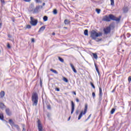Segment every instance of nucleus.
I'll use <instances>...</instances> for the list:
<instances>
[{"label": "nucleus", "instance_id": "f257e3e1", "mask_svg": "<svg viewBox=\"0 0 131 131\" xmlns=\"http://www.w3.org/2000/svg\"><path fill=\"white\" fill-rule=\"evenodd\" d=\"M32 101L33 102V106H37L38 103V95L35 93L32 94Z\"/></svg>", "mask_w": 131, "mask_h": 131}, {"label": "nucleus", "instance_id": "f03ea898", "mask_svg": "<svg viewBox=\"0 0 131 131\" xmlns=\"http://www.w3.org/2000/svg\"><path fill=\"white\" fill-rule=\"evenodd\" d=\"M102 35H103L102 32L98 33L95 30H92L91 32V37H92V39H96V38L102 36Z\"/></svg>", "mask_w": 131, "mask_h": 131}, {"label": "nucleus", "instance_id": "7ed1b4c3", "mask_svg": "<svg viewBox=\"0 0 131 131\" xmlns=\"http://www.w3.org/2000/svg\"><path fill=\"white\" fill-rule=\"evenodd\" d=\"M87 111H88V104H85L84 111L81 112L78 118V120H80V119H81V117H82V115H85Z\"/></svg>", "mask_w": 131, "mask_h": 131}, {"label": "nucleus", "instance_id": "20e7f679", "mask_svg": "<svg viewBox=\"0 0 131 131\" xmlns=\"http://www.w3.org/2000/svg\"><path fill=\"white\" fill-rule=\"evenodd\" d=\"M110 20H113V21H116L117 22H119L120 21V19H121V17H116V16L113 15V14H110Z\"/></svg>", "mask_w": 131, "mask_h": 131}, {"label": "nucleus", "instance_id": "39448f33", "mask_svg": "<svg viewBox=\"0 0 131 131\" xmlns=\"http://www.w3.org/2000/svg\"><path fill=\"white\" fill-rule=\"evenodd\" d=\"M30 20H31V21H30V23L31 25H32V26H36V25H37V23L38 22L37 19H35L32 16H31Z\"/></svg>", "mask_w": 131, "mask_h": 131}, {"label": "nucleus", "instance_id": "423d86ee", "mask_svg": "<svg viewBox=\"0 0 131 131\" xmlns=\"http://www.w3.org/2000/svg\"><path fill=\"white\" fill-rule=\"evenodd\" d=\"M103 31L104 34H108V33H110V32L111 31V28H110V27H107L103 29Z\"/></svg>", "mask_w": 131, "mask_h": 131}, {"label": "nucleus", "instance_id": "0eeeda50", "mask_svg": "<svg viewBox=\"0 0 131 131\" xmlns=\"http://www.w3.org/2000/svg\"><path fill=\"white\" fill-rule=\"evenodd\" d=\"M38 124V129L39 131H42V125H41V122L40 120L38 119L37 121Z\"/></svg>", "mask_w": 131, "mask_h": 131}, {"label": "nucleus", "instance_id": "6e6552de", "mask_svg": "<svg viewBox=\"0 0 131 131\" xmlns=\"http://www.w3.org/2000/svg\"><path fill=\"white\" fill-rule=\"evenodd\" d=\"M5 112L8 116H12V111H11V110H10V108H6Z\"/></svg>", "mask_w": 131, "mask_h": 131}, {"label": "nucleus", "instance_id": "1a4fd4ad", "mask_svg": "<svg viewBox=\"0 0 131 131\" xmlns=\"http://www.w3.org/2000/svg\"><path fill=\"white\" fill-rule=\"evenodd\" d=\"M99 100L100 101H102V97H103V92H102V88H99Z\"/></svg>", "mask_w": 131, "mask_h": 131}, {"label": "nucleus", "instance_id": "9d476101", "mask_svg": "<svg viewBox=\"0 0 131 131\" xmlns=\"http://www.w3.org/2000/svg\"><path fill=\"white\" fill-rule=\"evenodd\" d=\"M71 114H73V112H74V109L75 107V104H74V102L73 101H71Z\"/></svg>", "mask_w": 131, "mask_h": 131}, {"label": "nucleus", "instance_id": "9b49d317", "mask_svg": "<svg viewBox=\"0 0 131 131\" xmlns=\"http://www.w3.org/2000/svg\"><path fill=\"white\" fill-rule=\"evenodd\" d=\"M102 21H105L106 22H110V16H108L107 15L104 16L102 18Z\"/></svg>", "mask_w": 131, "mask_h": 131}, {"label": "nucleus", "instance_id": "f8f14e48", "mask_svg": "<svg viewBox=\"0 0 131 131\" xmlns=\"http://www.w3.org/2000/svg\"><path fill=\"white\" fill-rule=\"evenodd\" d=\"M42 8V6H36V7L34 9V13H38V10H39V9H41Z\"/></svg>", "mask_w": 131, "mask_h": 131}, {"label": "nucleus", "instance_id": "ddd939ff", "mask_svg": "<svg viewBox=\"0 0 131 131\" xmlns=\"http://www.w3.org/2000/svg\"><path fill=\"white\" fill-rule=\"evenodd\" d=\"M5 95H6V93H5V91H2L0 92V99H3L4 97H5Z\"/></svg>", "mask_w": 131, "mask_h": 131}, {"label": "nucleus", "instance_id": "4468645a", "mask_svg": "<svg viewBox=\"0 0 131 131\" xmlns=\"http://www.w3.org/2000/svg\"><path fill=\"white\" fill-rule=\"evenodd\" d=\"M70 66L74 73H77V71H76V69H75V68H74V66H73L72 63H70Z\"/></svg>", "mask_w": 131, "mask_h": 131}, {"label": "nucleus", "instance_id": "2eb2a0df", "mask_svg": "<svg viewBox=\"0 0 131 131\" xmlns=\"http://www.w3.org/2000/svg\"><path fill=\"white\" fill-rule=\"evenodd\" d=\"M94 65L95 66L96 70L99 76H100V71H99V68H98V66H97V63H95Z\"/></svg>", "mask_w": 131, "mask_h": 131}, {"label": "nucleus", "instance_id": "dca6fc26", "mask_svg": "<svg viewBox=\"0 0 131 131\" xmlns=\"http://www.w3.org/2000/svg\"><path fill=\"white\" fill-rule=\"evenodd\" d=\"M45 29H46V26H42L38 31V32H41L42 31H43V30H45Z\"/></svg>", "mask_w": 131, "mask_h": 131}, {"label": "nucleus", "instance_id": "f3484780", "mask_svg": "<svg viewBox=\"0 0 131 131\" xmlns=\"http://www.w3.org/2000/svg\"><path fill=\"white\" fill-rule=\"evenodd\" d=\"M64 23L66 25H68V24H70V20L68 19H65L64 21Z\"/></svg>", "mask_w": 131, "mask_h": 131}, {"label": "nucleus", "instance_id": "a211bd4d", "mask_svg": "<svg viewBox=\"0 0 131 131\" xmlns=\"http://www.w3.org/2000/svg\"><path fill=\"white\" fill-rule=\"evenodd\" d=\"M9 123L11 124V125H14V124H15V123H14V121H13V120L12 119L9 120Z\"/></svg>", "mask_w": 131, "mask_h": 131}, {"label": "nucleus", "instance_id": "6ab92c4d", "mask_svg": "<svg viewBox=\"0 0 131 131\" xmlns=\"http://www.w3.org/2000/svg\"><path fill=\"white\" fill-rule=\"evenodd\" d=\"M13 126L14 127H15L16 129H17V130H20V127L17 124H14Z\"/></svg>", "mask_w": 131, "mask_h": 131}, {"label": "nucleus", "instance_id": "aec40b11", "mask_svg": "<svg viewBox=\"0 0 131 131\" xmlns=\"http://www.w3.org/2000/svg\"><path fill=\"white\" fill-rule=\"evenodd\" d=\"M50 71H51L52 72H53V73H55V74H58V72L56 71V70L51 69Z\"/></svg>", "mask_w": 131, "mask_h": 131}, {"label": "nucleus", "instance_id": "412c9836", "mask_svg": "<svg viewBox=\"0 0 131 131\" xmlns=\"http://www.w3.org/2000/svg\"><path fill=\"white\" fill-rule=\"evenodd\" d=\"M84 34L85 36L89 35V30H88V29H86V30H84Z\"/></svg>", "mask_w": 131, "mask_h": 131}, {"label": "nucleus", "instance_id": "4be33fe9", "mask_svg": "<svg viewBox=\"0 0 131 131\" xmlns=\"http://www.w3.org/2000/svg\"><path fill=\"white\" fill-rule=\"evenodd\" d=\"M124 13H127L128 9L127 7H124L123 9Z\"/></svg>", "mask_w": 131, "mask_h": 131}, {"label": "nucleus", "instance_id": "5701e85b", "mask_svg": "<svg viewBox=\"0 0 131 131\" xmlns=\"http://www.w3.org/2000/svg\"><path fill=\"white\" fill-rule=\"evenodd\" d=\"M58 60H59L60 61V62H61L62 63H64V59L63 58H62V57L59 56Z\"/></svg>", "mask_w": 131, "mask_h": 131}, {"label": "nucleus", "instance_id": "b1692460", "mask_svg": "<svg viewBox=\"0 0 131 131\" xmlns=\"http://www.w3.org/2000/svg\"><path fill=\"white\" fill-rule=\"evenodd\" d=\"M4 114H0V119H1V120H4Z\"/></svg>", "mask_w": 131, "mask_h": 131}, {"label": "nucleus", "instance_id": "393cba45", "mask_svg": "<svg viewBox=\"0 0 131 131\" xmlns=\"http://www.w3.org/2000/svg\"><path fill=\"white\" fill-rule=\"evenodd\" d=\"M43 21H45V22H46V21H48V16H44L43 17Z\"/></svg>", "mask_w": 131, "mask_h": 131}, {"label": "nucleus", "instance_id": "a878e982", "mask_svg": "<svg viewBox=\"0 0 131 131\" xmlns=\"http://www.w3.org/2000/svg\"><path fill=\"white\" fill-rule=\"evenodd\" d=\"M93 55L94 59H98V55L96 53H93Z\"/></svg>", "mask_w": 131, "mask_h": 131}, {"label": "nucleus", "instance_id": "bb28decb", "mask_svg": "<svg viewBox=\"0 0 131 131\" xmlns=\"http://www.w3.org/2000/svg\"><path fill=\"white\" fill-rule=\"evenodd\" d=\"M111 1V5L113 7H114L115 4H114V0H110Z\"/></svg>", "mask_w": 131, "mask_h": 131}, {"label": "nucleus", "instance_id": "cd10ccee", "mask_svg": "<svg viewBox=\"0 0 131 131\" xmlns=\"http://www.w3.org/2000/svg\"><path fill=\"white\" fill-rule=\"evenodd\" d=\"M94 40H96V41H101L102 40V38H96V39H93Z\"/></svg>", "mask_w": 131, "mask_h": 131}, {"label": "nucleus", "instance_id": "c85d7f7f", "mask_svg": "<svg viewBox=\"0 0 131 131\" xmlns=\"http://www.w3.org/2000/svg\"><path fill=\"white\" fill-rule=\"evenodd\" d=\"M63 81H65V82H68V79L66 78L65 77H63Z\"/></svg>", "mask_w": 131, "mask_h": 131}, {"label": "nucleus", "instance_id": "c756f323", "mask_svg": "<svg viewBox=\"0 0 131 131\" xmlns=\"http://www.w3.org/2000/svg\"><path fill=\"white\" fill-rule=\"evenodd\" d=\"M115 112V108H113L111 111V114H113Z\"/></svg>", "mask_w": 131, "mask_h": 131}, {"label": "nucleus", "instance_id": "7c9ffc66", "mask_svg": "<svg viewBox=\"0 0 131 131\" xmlns=\"http://www.w3.org/2000/svg\"><path fill=\"white\" fill-rule=\"evenodd\" d=\"M91 116H92V114H90L88 118L85 120V122H86V121H88L89 119H90L91 118Z\"/></svg>", "mask_w": 131, "mask_h": 131}, {"label": "nucleus", "instance_id": "2f4dec72", "mask_svg": "<svg viewBox=\"0 0 131 131\" xmlns=\"http://www.w3.org/2000/svg\"><path fill=\"white\" fill-rule=\"evenodd\" d=\"M57 13H58V11H57V10L56 9H54L53 10V14L54 15H56V14H57Z\"/></svg>", "mask_w": 131, "mask_h": 131}, {"label": "nucleus", "instance_id": "473e14b6", "mask_svg": "<svg viewBox=\"0 0 131 131\" xmlns=\"http://www.w3.org/2000/svg\"><path fill=\"white\" fill-rule=\"evenodd\" d=\"M90 84L91 86H92V88H93L94 89H96V87L95 86V85H94V83H93V82H91Z\"/></svg>", "mask_w": 131, "mask_h": 131}, {"label": "nucleus", "instance_id": "72a5a7b5", "mask_svg": "<svg viewBox=\"0 0 131 131\" xmlns=\"http://www.w3.org/2000/svg\"><path fill=\"white\" fill-rule=\"evenodd\" d=\"M26 28H27V29H31V26H30V25H28L26 26Z\"/></svg>", "mask_w": 131, "mask_h": 131}, {"label": "nucleus", "instance_id": "f704fd0d", "mask_svg": "<svg viewBox=\"0 0 131 131\" xmlns=\"http://www.w3.org/2000/svg\"><path fill=\"white\" fill-rule=\"evenodd\" d=\"M96 12L97 14H100V12H101V10L99 9H96Z\"/></svg>", "mask_w": 131, "mask_h": 131}, {"label": "nucleus", "instance_id": "c9c22d12", "mask_svg": "<svg viewBox=\"0 0 131 131\" xmlns=\"http://www.w3.org/2000/svg\"><path fill=\"white\" fill-rule=\"evenodd\" d=\"M23 131H26V129H25V125H23Z\"/></svg>", "mask_w": 131, "mask_h": 131}, {"label": "nucleus", "instance_id": "e433bc0d", "mask_svg": "<svg viewBox=\"0 0 131 131\" xmlns=\"http://www.w3.org/2000/svg\"><path fill=\"white\" fill-rule=\"evenodd\" d=\"M7 48L8 49H11V46L10 45V43H7Z\"/></svg>", "mask_w": 131, "mask_h": 131}, {"label": "nucleus", "instance_id": "4c0bfd02", "mask_svg": "<svg viewBox=\"0 0 131 131\" xmlns=\"http://www.w3.org/2000/svg\"><path fill=\"white\" fill-rule=\"evenodd\" d=\"M92 96L93 98H95V97H96V93H95V92L92 93Z\"/></svg>", "mask_w": 131, "mask_h": 131}, {"label": "nucleus", "instance_id": "58836bf2", "mask_svg": "<svg viewBox=\"0 0 131 131\" xmlns=\"http://www.w3.org/2000/svg\"><path fill=\"white\" fill-rule=\"evenodd\" d=\"M47 109H48V110H51V105H47Z\"/></svg>", "mask_w": 131, "mask_h": 131}, {"label": "nucleus", "instance_id": "ea45409f", "mask_svg": "<svg viewBox=\"0 0 131 131\" xmlns=\"http://www.w3.org/2000/svg\"><path fill=\"white\" fill-rule=\"evenodd\" d=\"M128 80L129 82H130V81H131V76L128 77Z\"/></svg>", "mask_w": 131, "mask_h": 131}, {"label": "nucleus", "instance_id": "a19ab883", "mask_svg": "<svg viewBox=\"0 0 131 131\" xmlns=\"http://www.w3.org/2000/svg\"><path fill=\"white\" fill-rule=\"evenodd\" d=\"M55 91H56V92H60V89H59L58 88H56Z\"/></svg>", "mask_w": 131, "mask_h": 131}, {"label": "nucleus", "instance_id": "79ce46f5", "mask_svg": "<svg viewBox=\"0 0 131 131\" xmlns=\"http://www.w3.org/2000/svg\"><path fill=\"white\" fill-rule=\"evenodd\" d=\"M126 36H127V37H130V34H129V33H127V34H126Z\"/></svg>", "mask_w": 131, "mask_h": 131}, {"label": "nucleus", "instance_id": "37998d69", "mask_svg": "<svg viewBox=\"0 0 131 131\" xmlns=\"http://www.w3.org/2000/svg\"><path fill=\"white\" fill-rule=\"evenodd\" d=\"M36 3H41V1L40 0H35Z\"/></svg>", "mask_w": 131, "mask_h": 131}, {"label": "nucleus", "instance_id": "c03bdc74", "mask_svg": "<svg viewBox=\"0 0 131 131\" xmlns=\"http://www.w3.org/2000/svg\"><path fill=\"white\" fill-rule=\"evenodd\" d=\"M79 112V111H78V110L76 111V115H78Z\"/></svg>", "mask_w": 131, "mask_h": 131}, {"label": "nucleus", "instance_id": "a18cd8bd", "mask_svg": "<svg viewBox=\"0 0 131 131\" xmlns=\"http://www.w3.org/2000/svg\"><path fill=\"white\" fill-rule=\"evenodd\" d=\"M24 2H26V3H29V2H31V0H24Z\"/></svg>", "mask_w": 131, "mask_h": 131}, {"label": "nucleus", "instance_id": "49530a36", "mask_svg": "<svg viewBox=\"0 0 131 131\" xmlns=\"http://www.w3.org/2000/svg\"><path fill=\"white\" fill-rule=\"evenodd\" d=\"M35 40H34V39L33 38H32L31 39V42H34Z\"/></svg>", "mask_w": 131, "mask_h": 131}, {"label": "nucleus", "instance_id": "de8ad7c7", "mask_svg": "<svg viewBox=\"0 0 131 131\" xmlns=\"http://www.w3.org/2000/svg\"><path fill=\"white\" fill-rule=\"evenodd\" d=\"M1 2L2 4H5V0H1Z\"/></svg>", "mask_w": 131, "mask_h": 131}, {"label": "nucleus", "instance_id": "09e8293b", "mask_svg": "<svg viewBox=\"0 0 131 131\" xmlns=\"http://www.w3.org/2000/svg\"><path fill=\"white\" fill-rule=\"evenodd\" d=\"M8 37L9 38H11V37H12V35H10V34H8Z\"/></svg>", "mask_w": 131, "mask_h": 131}, {"label": "nucleus", "instance_id": "8fccbe9b", "mask_svg": "<svg viewBox=\"0 0 131 131\" xmlns=\"http://www.w3.org/2000/svg\"><path fill=\"white\" fill-rule=\"evenodd\" d=\"M76 101L77 103H78V102H79V99H78V98H76Z\"/></svg>", "mask_w": 131, "mask_h": 131}, {"label": "nucleus", "instance_id": "3c124183", "mask_svg": "<svg viewBox=\"0 0 131 131\" xmlns=\"http://www.w3.org/2000/svg\"><path fill=\"white\" fill-rule=\"evenodd\" d=\"M73 94L75 95V96H76V92H75V91L73 92Z\"/></svg>", "mask_w": 131, "mask_h": 131}, {"label": "nucleus", "instance_id": "603ef678", "mask_svg": "<svg viewBox=\"0 0 131 131\" xmlns=\"http://www.w3.org/2000/svg\"><path fill=\"white\" fill-rule=\"evenodd\" d=\"M3 26V23H0V28H2V26Z\"/></svg>", "mask_w": 131, "mask_h": 131}, {"label": "nucleus", "instance_id": "864d4df0", "mask_svg": "<svg viewBox=\"0 0 131 131\" xmlns=\"http://www.w3.org/2000/svg\"><path fill=\"white\" fill-rule=\"evenodd\" d=\"M115 92V88L112 91V93H114Z\"/></svg>", "mask_w": 131, "mask_h": 131}, {"label": "nucleus", "instance_id": "5fc2aeb1", "mask_svg": "<svg viewBox=\"0 0 131 131\" xmlns=\"http://www.w3.org/2000/svg\"><path fill=\"white\" fill-rule=\"evenodd\" d=\"M70 118H71V117H69L68 119V121H69V120H70Z\"/></svg>", "mask_w": 131, "mask_h": 131}, {"label": "nucleus", "instance_id": "6e6d98bb", "mask_svg": "<svg viewBox=\"0 0 131 131\" xmlns=\"http://www.w3.org/2000/svg\"><path fill=\"white\" fill-rule=\"evenodd\" d=\"M56 34V33H55V32L52 33V35H55Z\"/></svg>", "mask_w": 131, "mask_h": 131}, {"label": "nucleus", "instance_id": "4d7b16f0", "mask_svg": "<svg viewBox=\"0 0 131 131\" xmlns=\"http://www.w3.org/2000/svg\"><path fill=\"white\" fill-rule=\"evenodd\" d=\"M46 5V3H43L42 4V6H45Z\"/></svg>", "mask_w": 131, "mask_h": 131}, {"label": "nucleus", "instance_id": "13d9d810", "mask_svg": "<svg viewBox=\"0 0 131 131\" xmlns=\"http://www.w3.org/2000/svg\"><path fill=\"white\" fill-rule=\"evenodd\" d=\"M12 21H13V22H15V20L14 19H13Z\"/></svg>", "mask_w": 131, "mask_h": 131}, {"label": "nucleus", "instance_id": "bf43d9fd", "mask_svg": "<svg viewBox=\"0 0 131 131\" xmlns=\"http://www.w3.org/2000/svg\"><path fill=\"white\" fill-rule=\"evenodd\" d=\"M64 28H66V29H67V27H64Z\"/></svg>", "mask_w": 131, "mask_h": 131}, {"label": "nucleus", "instance_id": "052dcab7", "mask_svg": "<svg viewBox=\"0 0 131 131\" xmlns=\"http://www.w3.org/2000/svg\"><path fill=\"white\" fill-rule=\"evenodd\" d=\"M40 84H41V81H40Z\"/></svg>", "mask_w": 131, "mask_h": 131}, {"label": "nucleus", "instance_id": "680f3d73", "mask_svg": "<svg viewBox=\"0 0 131 131\" xmlns=\"http://www.w3.org/2000/svg\"><path fill=\"white\" fill-rule=\"evenodd\" d=\"M12 41H14V40H12Z\"/></svg>", "mask_w": 131, "mask_h": 131}, {"label": "nucleus", "instance_id": "e2e57ef3", "mask_svg": "<svg viewBox=\"0 0 131 131\" xmlns=\"http://www.w3.org/2000/svg\"><path fill=\"white\" fill-rule=\"evenodd\" d=\"M0 55H1V50H0Z\"/></svg>", "mask_w": 131, "mask_h": 131}]
</instances>
